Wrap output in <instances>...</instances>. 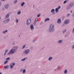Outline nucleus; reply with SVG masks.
Instances as JSON below:
<instances>
[{"mask_svg": "<svg viewBox=\"0 0 74 74\" xmlns=\"http://www.w3.org/2000/svg\"><path fill=\"white\" fill-rule=\"evenodd\" d=\"M9 6V5L8 4H7L5 5V8L6 9H8Z\"/></svg>", "mask_w": 74, "mask_h": 74, "instance_id": "4468645a", "label": "nucleus"}, {"mask_svg": "<svg viewBox=\"0 0 74 74\" xmlns=\"http://www.w3.org/2000/svg\"><path fill=\"white\" fill-rule=\"evenodd\" d=\"M25 2H23L21 4V7H23L24 5H25Z\"/></svg>", "mask_w": 74, "mask_h": 74, "instance_id": "412c9836", "label": "nucleus"}, {"mask_svg": "<svg viewBox=\"0 0 74 74\" xmlns=\"http://www.w3.org/2000/svg\"><path fill=\"white\" fill-rule=\"evenodd\" d=\"M12 66H14L15 64V63L14 62H13L12 63Z\"/></svg>", "mask_w": 74, "mask_h": 74, "instance_id": "4c0bfd02", "label": "nucleus"}, {"mask_svg": "<svg viewBox=\"0 0 74 74\" xmlns=\"http://www.w3.org/2000/svg\"><path fill=\"white\" fill-rule=\"evenodd\" d=\"M12 45H14V44H15V43H13L12 44Z\"/></svg>", "mask_w": 74, "mask_h": 74, "instance_id": "09e8293b", "label": "nucleus"}, {"mask_svg": "<svg viewBox=\"0 0 74 74\" xmlns=\"http://www.w3.org/2000/svg\"><path fill=\"white\" fill-rule=\"evenodd\" d=\"M69 23V20H66L64 22V23H65V24H66V25H67V24H68V23Z\"/></svg>", "mask_w": 74, "mask_h": 74, "instance_id": "9b49d317", "label": "nucleus"}, {"mask_svg": "<svg viewBox=\"0 0 74 74\" xmlns=\"http://www.w3.org/2000/svg\"><path fill=\"white\" fill-rule=\"evenodd\" d=\"M34 42H35V40H33V42L34 43Z\"/></svg>", "mask_w": 74, "mask_h": 74, "instance_id": "c03bdc74", "label": "nucleus"}, {"mask_svg": "<svg viewBox=\"0 0 74 74\" xmlns=\"http://www.w3.org/2000/svg\"><path fill=\"white\" fill-rule=\"evenodd\" d=\"M60 8H61V6H59L57 8L59 10V9H60Z\"/></svg>", "mask_w": 74, "mask_h": 74, "instance_id": "473e14b6", "label": "nucleus"}, {"mask_svg": "<svg viewBox=\"0 0 74 74\" xmlns=\"http://www.w3.org/2000/svg\"><path fill=\"white\" fill-rule=\"evenodd\" d=\"M49 20V18H47L45 19V22H47V21H48Z\"/></svg>", "mask_w": 74, "mask_h": 74, "instance_id": "aec40b11", "label": "nucleus"}, {"mask_svg": "<svg viewBox=\"0 0 74 74\" xmlns=\"http://www.w3.org/2000/svg\"><path fill=\"white\" fill-rule=\"evenodd\" d=\"M2 3H1V2L0 1V6H1Z\"/></svg>", "mask_w": 74, "mask_h": 74, "instance_id": "79ce46f5", "label": "nucleus"}, {"mask_svg": "<svg viewBox=\"0 0 74 74\" xmlns=\"http://www.w3.org/2000/svg\"><path fill=\"white\" fill-rule=\"evenodd\" d=\"M55 25L52 23L49 26V32L52 33L53 32L55 31Z\"/></svg>", "mask_w": 74, "mask_h": 74, "instance_id": "f257e3e1", "label": "nucleus"}, {"mask_svg": "<svg viewBox=\"0 0 74 74\" xmlns=\"http://www.w3.org/2000/svg\"><path fill=\"white\" fill-rule=\"evenodd\" d=\"M70 14H67V15H66V16L67 17H69V16H70Z\"/></svg>", "mask_w": 74, "mask_h": 74, "instance_id": "f704fd0d", "label": "nucleus"}, {"mask_svg": "<svg viewBox=\"0 0 74 74\" xmlns=\"http://www.w3.org/2000/svg\"><path fill=\"white\" fill-rule=\"evenodd\" d=\"M31 23V19L30 18H29L26 21L27 25H29V24Z\"/></svg>", "mask_w": 74, "mask_h": 74, "instance_id": "39448f33", "label": "nucleus"}, {"mask_svg": "<svg viewBox=\"0 0 74 74\" xmlns=\"http://www.w3.org/2000/svg\"><path fill=\"white\" fill-rule=\"evenodd\" d=\"M30 28L31 30H34V26H33V25H31L30 26Z\"/></svg>", "mask_w": 74, "mask_h": 74, "instance_id": "0eeeda50", "label": "nucleus"}, {"mask_svg": "<svg viewBox=\"0 0 74 74\" xmlns=\"http://www.w3.org/2000/svg\"><path fill=\"white\" fill-rule=\"evenodd\" d=\"M60 67H59V66H58V67L57 68V70H59V69H60Z\"/></svg>", "mask_w": 74, "mask_h": 74, "instance_id": "e433bc0d", "label": "nucleus"}, {"mask_svg": "<svg viewBox=\"0 0 74 74\" xmlns=\"http://www.w3.org/2000/svg\"><path fill=\"white\" fill-rule=\"evenodd\" d=\"M51 12H53L52 14L55 15V9H53L51 10Z\"/></svg>", "mask_w": 74, "mask_h": 74, "instance_id": "9d476101", "label": "nucleus"}, {"mask_svg": "<svg viewBox=\"0 0 74 74\" xmlns=\"http://www.w3.org/2000/svg\"><path fill=\"white\" fill-rule=\"evenodd\" d=\"M59 11V9H58V8H56L55 9L56 12L58 13V11Z\"/></svg>", "mask_w": 74, "mask_h": 74, "instance_id": "393cba45", "label": "nucleus"}, {"mask_svg": "<svg viewBox=\"0 0 74 74\" xmlns=\"http://www.w3.org/2000/svg\"><path fill=\"white\" fill-rule=\"evenodd\" d=\"M71 13H72L73 12V11L72 10H71L70 11Z\"/></svg>", "mask_w": 74, "mask_h": 74, "instance_id": "a18cd8bd", "label": "nucleus"}, {"mask_svg": "<svg viewBox=\"0 0 74 74\" xmlns=\"http://www.w3.org/2000/svg\"><path fill=\"white\" fill-rule=\"evenodd\" d=\"M16 23H18V19H16Z\"/></svg>", "mask_w": 74, "mask_h": 74, "instance_id": "c85d7f7f", "label": "nucleus"}, {"mask_svg": "<svg viewBox=\"0 0 74 74\" xmlns=\"http://www.w3.org/2000/svg\"><path fill=\"white\" fill-rule=\"evenodd\" d=\"M15 52V51L12 48L10 50L9 52L7 53L8 55H12V54H14V53Z\"/></svg>", "mask_w": 74, "mask_h": 74, "instance_id": "7ed1b4c3", "label": "nucleus"}, {"mask_svg": "<svg viewBox=\"0 0 74 74\" xmlns=\"http://www.w3.org/2000/svg\"><path fill=\"white\" fill-rule=\"evenodd\" d=\"M8 52V49H7L5 51V52L7 53Z\"/></svg>", "mask_w": 74, "mask_h": 74, "instance_id": "7c9ffc66", "label": "nucleus"}, {"mask_svg": "<svg viewBox=\"0 0 74 74\" xmlns=\"http://www.w3.org/2000/svg\"><path fill=\"white\" fill-rule=\"evenodd\" d=\"M4 67L5 69H8L9 68V66L8 65H7L6 66H4Z\"/></svg>", "mask_w": 74, "mask_h": 74, "instance_id": "f3484780", "label": "nucleus"}, {"mask_svg": "<svg viewBox=\"0 0 74 74\" xmlns=\"http://www.w3.org/2000/svg\"><path fill=\"white\" fill-rule=\"evenodd\" d=\"M40 15H41L40 14H38L37 16V17H40Z\"/></svg>", "mask_w": 74, "mask_h": 74, "instance_id": "c9c22d12", "label": "nucleus"}, {"mask_svg": "<svg viewBox=\"0 0 74 74\" xmlns=\"http://www.w3.org/2000/svg\"><path fill=\"white\" fill-rule=\"evenodd\" d=\"M1 1H5V0H1Z\"/></svg>", "mask_w": 74, "mask_h": 74, "instance_id": "8fccbe9b", "label": "nucleus"}, {"mask_svg": "<svg viewBox=\"0 0 74 74\" xmlns=\"http://www.w3.org/2000/svg\"><path fill=\"white\" fill-rule=\"evenodd\" d=\"M53 59V57L52 56H50L49 57L48 60L49 61H51V60H52Z\"/></svg>", "mask_w": 74, "mask_h": 74, "instance_id": "ddd939ff", "label": "nucleus"}, {"mask_svg": "<svg viewBox=\"0 0 74 74\" xmlns=\"http://www.w3.org/2000/svg\"><path fill=\"white\" fill-rule=\"evenodd\" d=\"M67 30L66 29H65V30H64V31H62V33H63V34H64V33L66 32V31Z\"/></svg>", "mask_w": 74, "mask_h": 74, "instance_id": "c756f323", "label": "nucleus"}, {"mask_svg": "<svg viewBox=\"0 0 74 74\" xmlns=\"http://www.w3.org/2000/svg\"><path fill=\"white\" fill-rule=\"evenodd\" d=\"M7 63H8V61L7 60H6V61H5L4 62V64H7Z\"/></svg>", "mask_w": 74, "mask_h": 74, "instance_id": "bb28decb", "label": "nucleus"}, {"mask_svg": "<svg viewBox=\"0 0 74 74\" xmlns=\"http://www.w3.org/2000/svg\"><path fill=\"white\" fill-rule=\"evenodd\" d=\"M1 19V17H0V19Z\"/></svg>", "mask_w": 74, "mask_h": 74, "instance_id": "6e6d98bb", "label": "nucleus"}, {"mask_svg": "<svg viewBox=\"0 0 74 74\" xmlns=\"http://www.w3.org/2000/svg\"><path fill=\"white\" fill-rule=\"evenodd\" d=\"M68 71H67V69H65L64 70V74H67Z\"/></svg>", "mask_w": 74, "mask_h": 74, "instance_id": "a211bd4d", "label": "nucleus"}, {"mask_svg": "<svg viewBox=\"0 0 74 74\" xmlns=\"http://www.w3.org/2000/svg\"><path fill=\"white\" fill-rule=\"evenodd\" d=\"M42 23V22H41V23H40V25H41Z\"/></svg>", "mask_w": 74, "mask_h": 74, "instance_id": "3c124183", "label": "nucleus"}, {"mask_svg": "<svg viewBox=\"0 0 74 74\" xmlns=\"http://www.w3.org/2000/svg\"><path fill=\"white\" fill-rule=\"evenodd\" d=\"M34 25H36V22H34Z\"/></svg>", "mask_w": 74, "mask_h": 74, "instance_id": "49530a36", "label": "nucleus"}, {"mask_svg": "<svg viewBox=\"0 0 74 74\" xmlns=\"http://www.w3.org/2000/svg\"><path fill=\"white\" fill-rule=\"evenodd\" d=\"M26 69H23V74H25V73H26Z\"/></svg>", "mask_w": 74, "mask_h": 74, "instance_id": "4be33fe9", "label": "nucleus"}, {"mask_svg": "<svg viewBox=\"0 0 74 74\" xmlns=\"http://www.w3.org/2000/svg\"><path fill=\"white\" fill-rule=\"evenodd\" d=\"M9 21H10V18H8L7 20H5L4 22V23H7Z\"/></svg>", "mask_w": 74, "mask_h": 74, "instance_id": "f8f14e48", "label": "nucleus"}, {"mask_svg": "<svg viewBox=\"0 0 74 74\" xmlns=\"http://www.w3.org/2000/svg\"><path fill=\"white\" fill-rule=\"evenodd\" d=\"M9 14H7V15H6L5 16V19H7V18H8V17H9Z\"/></svg>", "mask_w": 74, "mask_h": 74, "instance_id": "6ab92c4d", "label": "nucleus"}, {"mask_svg": "<svg viewBox=\"0 0 74 74\" xmlns=\"http://www.w3.org/2000/svg\"><path fill=\"white\" fill-rule=\"evenodd\" d=\"M17 14H18V15H20V14H21V11H18V12H17Z\"/></svg>", "mask_w": 74, "mask_h": 74, "instance_id": "5701e85b", "label": "nucleus"}, {"mask_svg": "<svg viewBox=\"0 0 74 74\" xmlns=\"http://www.w3.org/2000/svg\"><path fill=\"white\" fill-rule=\"evenodd\" d=\"M23 70L22 69L20 70V72H22V71H23Z\"/></svg>", "mask_w": 74, "mask_h": 74, "instance_id": "a19ab883", "label": "nucleus"}, {"mask_svg": "<svg viewBox=\"0 0 74 74\" xmlns=\"http://www.w3.org/2000/svg\"><path fill=\"white\" fill-rule=\"evenodd\" d=\"M74 5V3L73 2L70 3L69 5H68L66 7V10H69L71 9L72 7H73Z\"/></svg>", "mask_w": 74, "mask_h": 74, "instance_id": "f03ea898", "label": "nucleus"}, {"mask_svg": "<svg viewBox=\"0 0 74 74\" xmlns=\"http://www.w3.org/2000/svg\"><path fill=\"white\" fill-rule=\"evenodd\" d=\"M65 37H66V36H65Z\"/></svg>", "mask_w": 74, "mask_h": 74, "instance_id": "bf43d9fd", "label": "nucleus"}, {"mask_svg": "<svg viewBox=\"0 0 74 74\" xmlns=\"http://www.w3.org/2000/svg\"><path fill=\"white\" fill-rule=\"evenodd\" d=\"M57 23H61V20L60 19H58L57 21Z\"/></svg>", "mask_w": 74, "mask_h": 74, "instance_id": "2eb2a0df", "label": "nucleus"}, {"mask_svg": "<svg viewBox=\"0 0 74 74\" xmlns=\"http://www.w3.org/2000/svg\"><path fill=\"white\" fill-rule=\"evenodd\" d=\"M12 48L14 49L15 51H17V49L18 48V46H14L12 47Z\"/></svg>", "mask_w": 74, "mask_h": 74, "instance_id": "423d86ee", "label": "nucleus"}, {"mask_svg": "<svg viewBox=\"0 0 74 74\" xmlns=\"http://www.w3.org/2000/svg\"><path fill=\"white\" fill-rule=\"evenodd\" d=\"M27 59V57H25L24 58L21 59V61H25V60H26Z\"/></svg>", "mask_w": 74, "mask_h": 74, "instance_id": "dca6fc26", "label": "nucleus"}, {"mask_svg": "<svg viewBox=\"0 0 74 74\" xmlns=\"http://www.w3.org/2000/svg\"><path fill=\"white\" fill-rule=\"evenodd\" d=\"M25 48V45H24L22 47V49H24Z\"/></svg>", "mask_w": 74, "mask_h": 74, "instance_id": "58836bf2", "label": "nucleus"}, {"mask_svg": "<svg viewBox=\"0 0 74 74\" xmlns=\"http://www.w3.org/2000/svg\"><path fill=\"white\" fill-rule=\"evenodd\" d=\"M19 37H20V35H19Z\"/></svg>", "mask_w": 74, "mask_h": 74, "instance_id": "13d9d810", "label": "nucleus"}, {"mask_svg": "<svg viewBox=\"0 0 74 74\" xmlns=\"http://www.w3.org/2000/svg\"><path fill=\"white\" fill-rule=\"evenodd\" d=\"M72 16L74 18V12L72 14Z\"/></svg>", "mask_w": 74, "mask_h": 74, "instance_id": "ea45409f", "label": "nucleus"}, {"mask_svg": "<svg viewBox=\"0 0 74 74\" xmlns=\"http://www.w3.org/2000/svg\"><path fill=\"white\" fill-rule=\"evenodd\" d=\"M0 74H2V73H1V72H0Z\"/></svg>", "mask_w": 74, "mask_h": 74, "instance_id": "603ef678", "label": "nucleus"}, {"mask_svg": "<svg viewBox=\"0 0 74 74\" xmlns=\"http://www.w3.org/2000/svg\"><path fill=\"white\" fill-rule=\"evenodd\" d=\"M17 3H18V0H15L14 1V4H15Z\"/></svg>", "mask_w": 74, "mask_h": 74, "instance_id": "b1692460", "label": "nucleus"}, {"mask_svg": "<svg viewBox=\"0 0 74 74\" xmlns=\"http://www.w3.org/2000/svg\"><path fill=\"white\" fill-rule=\"evenodd\" d=\"M67 2H68V1L65 0L63 4H66V3Z\"/></svg>", "mask_w": 74, "mask_h": 74, "instance_id": "a878e982", "label": "nucleus"}, {"mask_svg": "<svg viewBox=\"0 0 74 74\" xmlns=\"http://www.w3.org/2000/svg\"><path fill=\"white\" fill-rule=\"evenodd\" d=\"M33 7H34V5H33Z\"/></svg>", "mask_w": 74, "mask_h": 74, "instance_id": "4d7b16f0", "label": "nucleus"}, {"mask_svg": "<svg viewBox=\"0 0 74 74\" xmlns=\"http://www.w3.org/2000/svg\"><path fill=\"white\" fill-rule=\"evenodd\" d=\"M30 52V50L29 49H26L24 51V53L25 55H28L29 53Z\"/></svg>", "mask_w": 74, "mask_h": 74, "instance_id": "20e7f679", "label": "nucleus"}, {"mask_svg": "<svg viewBox=\"0 0 74 74\" xmlns=\"http://www.w3.org/2000/svg\"><path fill=\"white\" fill-rule=\"evenodd\" d=\"M56 69H55V70H54V71H56Z\"/></svg>", "mask_w": 74, "mask_h": 74, "instance_id": "864d4df0", "label": "nucleus"}, {"mask_svg": "<svg viewBox=\"0 0 74 74\" xmlns=\"http://www.w3.org/2000/svg\"><path fill=\"white\" fill-rule=\"evenodd\" d=\"M6 53H5H5H4V56L5 55H6Z\"/></svg>", "mask_w": 74, "mask_h": 74, "instance_id": "37998d69", "label": "nucleus"}, {"mask_svg": "<svg viewBox=\"0 0 74 74\" xmlns=\"http://www.w3.org/2000/svg\"><path fill=\"white\" fill-rule=\"evenodd\" d=\"M13 67H13V65H10V68L11 69H13Z\"/></svg>", "mask_w": 74, "mask_h": 74, "instance_id": "cd10ccee", "label": "nucleus"}, {"mask_svg": "<svg viewBox=\"0 0 74 74\" xmlns=\"http://www.w3.org/2000/svg\"><path fill=\"white\" fill-rule=\"evenodd\" d=\"M41 74H44L43 73H42Z\"/></svg>", "mask_w": 74, "mask_h": 74, "instance_id": "5fc2aeb1", "label": "nucleus"}, {"mask_svg": "<svg viewBox=\"0 0 74 74\" xmlns=\"http://www.w3.org/2000/svg\"><path fill=\"white\" fill-rule=\"evenodd\" d=\"M8 32V29H6L5 30L3 31L2 32V34H6Z\"/></svg>", "mask_w": 74, "mask_h": 74, "instance_id": "1a4fd4ad", "label": "nucleus"}, {"mask_svg": "<svg viewBox=\"0 0 74 74\" xmlns=\"http://www.w3.org/2000/svg\"><path fill=\"white\" fill-rule=\"evenodd\" d=\"M4 38H5V39H6V37L4 36Z\"/></svg>", "mask_w": 74, "mask_h": 74, "instance_id": "de8ad7c7", "label": "nucleus"}, {"mask_svg": "<svg viewBox=\"0 0 74 74\" xmlns=\"http://www.w3.org/2000/svg\"><path fill=\"white\" fill-rule=\"evenodd\" d=\"M63 42V40H60L58 41V43L59 44H61Z\"/></svg>", "mask_w": 74, "mask_h": 74, "instance_id": "6e6552de", "label": "nucleus"}, {"mask_svg": "<svg viewBox=\"0 0 74 74\" xmlns=\"http://www.w3.org/2000/svg\"><path fill=\"white\" fill-rule=\"evenodd\" d=\"M10 57L7 58H6V60H10Z\"/></svg>", "mask_w": 74, "mask_h": 74, "instance_id": "2f4dec72", "label": "nucleus"}, {"mask_svg": "<svg viewBox=\"0 0 74 74\" xmlns=\"http://www.w3.org/2000/svg\"><path fill=\"white\" fill-rule=\"evenodd\" d=\"M38 21V18H36L34 22H37Z\"/></svg>", "mask_w": 74, "mask_h": 74, "instance_id": "72a5a7b5", "label": "nucleus"}]
</instances>
